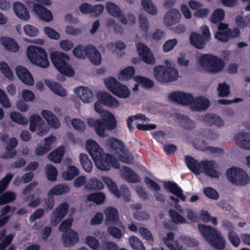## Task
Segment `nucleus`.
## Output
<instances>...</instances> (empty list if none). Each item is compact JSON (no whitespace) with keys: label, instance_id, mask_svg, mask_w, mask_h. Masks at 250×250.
<instances>
[{"label":"nucleus","instance_id":"nucleus-1","mask_svg":"<svg viewBox=\"0 0 250 250\" xmlns=\"http://www.w3.org/2000/svg\"><path fill=\"white\" fill-rule=\"evenodd\" d=\"M185 160L188 168L195 174L199 175L203 172L212 178L220 176V173L216 170L218 165L214 160H202L199 162L190 156H186Z\"/></svg>","mask_w":250,"mask_h":250},{"label":"nucleus","instance_id":"nucleus-2","mask_svg":"<svg viewBox=\"0 0 250 250\" xmlns=\"http://www.w3.org/2000/svg\"><path fill=\"white\" fill-rule=\"evenodd\" d=\"M198 228L203 237L213 248L217 250H223L225 248V240L216 228L203 224H199Z\"/></svg>","mask_w":250,"mask_h":250},{"label":"nucleus","instance_id":"nucleus-3","mask_svg":"<svg viewBox=\"0 0 250 250\" xmlns=\"http://www.w3.org/2000/svg\"><path fill=\"white\" fill-rule=\"evenodd\" d=\"M50 58L54 66L62 74L68 77L74 75V70L69 63L70 57L68 55L55 51L51 53Z\"/></svg>","mask_w":250,"mask_h":250},{"label":"nucleus","instance_id":"nucleus-4","mask_svg":"<svg viewBox=\"0 0 250 250\" xmlns=\"http://www.w3.org/2000/svg\"><path fill=\"white\" fill-rule=\"evenodd\" d=\"M199 63L207 72L210 73H216L221 71L225 64L223 60L210 54H202L199 59Z\"/></svg>","mask_w":250,"mask_h":250},{"label":"nucleus","instance_id":"nucleus-5","mask_svg":"<svg viewBox=\"0 0 250 250\" xmlns=\"http://www.w3.org/2000/svg\"><path fill=\"white\" fill-rule=\"evenodd\" d=\"M73 53L74 56L80 59H85L87 57L94 64L99 65L102 61V57L98 49L91 44L87 45L86 47L78 45L75 47Z\"/></svg>","mask_w":250,"mask_h":250},{"label":"nucleus","instance_id":"nucleus-6","mask_svg":"<svg viewBox=\"0 0 250 250\" xmlns=\"http://www.w3.org/2000/svg\"><path fill=\"white\" fill-rule=\"evenodd\" d=\"M101 119H97L93 121V125L96 129V133L100 137L105 136L104 130H112L116 127L117 121L114 115L109 112L105 111L102 115Z\"/></svg>","mask_w":250,"mask_h":250},{"label":"nucleus","instance_id":"nucleus-7","mask_svg":"<svg viewBox=\"0 0 250 250\" xmlns=\"http://www.w3.org/2000/svg\"><path fill=\"white\" fill-rule=\"evenodd\" d=\"M27 55L33 63L40 67L45 68L49 65L47 53L41 47L29 46L27 50Z\"/></svg>","mask_w":250,"mask_h":250},{"label":"nucleus","instance_id":"nucleus-8","mask_svg":"<svg viewBox=\"0 0 250 250\" xmlns=\"http://www.w3.org/2000/svg\"><path fill=\"white\" fill-rule=\"evenodd\" d=\"M109 151L119 155L120 160L125 163L129 164L130 162V153L125 147L123 142L115 138H110L106 141Z\"/></svg>","mask_w":250,"mask_h":250},{"label":"nucleus","instance_id":"nucleus-9","mask_svg":"<svg viewBox=\"0 0 250 250\" xmlns=\"http://www.w3.org/2000/svg\"><path fill=\"white\" fill-rule=\"evenodd\" d=\"M154 75L158 81L163 83L176 81L178 78V72L175 67L165 65L155 66Z\"/></svg>","mask_w":250,"mask_h":250},{"label":"nucleus","instance_id":"nucleus-10","mask_svg":"<svg viewBox=\"0 0 250 250\" xmlns=\"http://www.w3.org/2000/svg\"><path fill=\"white\" fill-rule=\"evenodd\" d=\"M226 176L230 182L237 186H245L250 181L247 172L239 167H232L228 169Z\"/></svg>","mask_w":250,"mask_h":250},{"label":"nucleus","instance_id":"nucleus-11","mask_svg":"<svg viewBox=\"0 0 250 250\" xmlns=\"http://www.w3.org/2000/svg\"><path fill=\"white\" fill-rule=\"evenodd\" d=\"M104 83L109 90L115 96L120 98H126L130 96L129 88L118 82L114 77H110L105 79Z\"/></svg>","mask_w":250,"mask_h":250},{"label":"nucleus","instance_id":"nucleus-12","mask_svg":"<svg viewBox=\"0 0 250 250\" xmlns=\"http://www.w3.org/2000/svg\"><path fill=\"white\" fill-rule=\"evenodd\" d=\"M97 168L102 170H108L113 167L120 168L117 160L111 154H104L103 152L95 159H93Z\"/></svg>","mask_w":250,"mask_h":250},{"label":"nucleus","instance_id":"nucleus-13","mask_svg":"<svg viewBox=\"0 0 250 250\" xmlns=\"http://www.w3.org/2000/svg\"><path fill=\"white\" fill-rule=\"evenodd\" d=\"M163 186L166 190L177 197H175L172 195L169 197V199L175 204H178L179 202L178 198L182 201H186V196L183 194L182 189L175 182L170 181H166L164 182Z\"/></svg>","mask_w":250,"mask_h":250},{"label":"nucleus","instance_id":"nucleus-14","mask_svg":"<svg viewBox=\"0 0 250 250\" xmlns=\"http://www.w3.org/2000/svg\"><path fill=\"white\" fill-rule=\"evenodd\" d=\"M168 98L171 101L182 105L191 106L193 96L191 94L182 91H175L169 94Z\"/></svg>","mask_w":250,"mask_h":250},{"label":"nucleus","instance_id":"nucleus-15","mask_svg":"<svg viewBox=\"0 0 250 250\" xmlns=\"http://www.w3.org/2000/svg\"><path fill=\"white\" fill-rule=\"evenodd\" d=\"M30 130L32 132L38 131L39 136L45 135L47 130L44 126V122L41 117L37 114H33L30 118Z\"/></svg>","mask_w":250,"mask_h":250},{"label":"nucleus","instance_id":"nucleus-16","mask_svg":"<svg viewBox=\"0 0 250 250\" xmlns=\"http://www.w3.org/2000/svg\"><path fill=\"white\" fill-rule=\"evenodd\" d=\"M136 47L139 56L145 62L150 64L155 63V59L152 53L145 43L139 42L137 44Z\"/></svg>","mask_w":250,"mask_h":250},{"label":"nucleus","instance_id":"nucleus-17","mask_svg":"<svg viewBox=\"0 0 250 250\" xmlns=\"http://www.w3.org/2000/svg\"><path fill=\"white\" fill-rule=\"evenodd\" d=\"M240 34V29L235 27L232 29H229L226 31H217L215 37L219 41L223 42H228L230 39L238 38Z\"/></svg>","mask_w":250,"mask_h":250},{"label":"nucleus","instance_id":"nucleus-18","mask_svg":"<svg viewBox=\"0 0 250 250\" xmlns=\"http://www.w3.org/2000/svg\"><path fill=\"white\" fill-rule=\"evenodd\" d=\"M97 96L99 102L106 107L115 108L119 105L118 101L107 92H99Z\"/></svg>","mask_w":250,"mask_h":250},{"label":"nucleus","instance_id":"nucleus-19","mask_svg":"<svg viewBox=\"0 0 250 250\" xmlns=\"http://www.w3.org/2000/svg\"><path fill=\"white\" fill-rule=\"evenodd\" d=\"M69 208L67 203L63 202L59 205L53 212V215L51 217L52 223L56 225L67 214Z\"/></svg>","mask_w":250,"mask_h":250},{"label":"nucleus","instance_id":"nucleus-20","mask_svg":"<svg viewBox=\"0 0 250 250\" xmlns=\"http://www.w3.org/2000/svg\"><path fill=\"white\" fill-rule=\"evenodd\" d=\"M108 188L110 192L117 198H119L121 196H123L124 201L128 202L130 200L131 195L130 190L128 187L126 185H124L121 186V192L115 182L110 185Z\"/></svg>","mask_w":250,"mask_h":250},{"label":"nucleus","instance_id":"nucleus-21","mask_svg":"<svg viewBox=\"0 0 250 250\" xmlns=\"http://www.w3.org/2000/svg\"><path fill=\"white\" fill-rule=\"evenodd\" d=\"M79 240L78 233L73 229L62 233V241L65 247H72Z\"/></svg>","mask_w":250,"mask_h":250},{"label":"nucleus","instance_id":"nucleus-22","mask_svg":"<svg viewBox=\"0 0 250 250\" xmlns=\"http://www.w3.org/2000/svg\"><path fill=\"white\" fill-rule=\"evenodd\" d=\"M16 72L19 79L23 83L28 85L34 84L33 77L26 68L21 65H18L16 68Z\"/></svg>","mask_w":250,"mask_h":250},{"label":"nucleus","instance_id":"nucleus-23","mask_svg":"<svg viewBox=\"0 0 250 250\" xmlns=\"http://www.w3.org/2000/svg\"><path fill=\"white\" fill-rule=\"evenodd\" d=\"M33 10L38 17L42 21H50L53 19V16L50 11L44 6L36 3L33 5Z\"/></svg>","mask_w":250,"mask_h":250},{"label":"nucleus","instance_id":"nucleus-24","mask_svg":"<svg viewBox=\"0 0 250 250\" xmlns=\"http://www.w3.org/2000/svg\"><path fill=\"white\" fill-rule=\"evenodd\" d=\"M209 102L208 99L200 96L193 98L190 108L194 111H202L206 110L209 106Z\"/></svg>","mask_w":250,"mask_h":250},{"label":"nucleus","instance_id":"nucleus-25","mask_svg":"<svg viewBox=\"0 0 250 250\" xmlns=\"http://www.w3.org/2000/svg\"><path fill=\"white\" fill-rule=\"evenodd\" d=\"M13 7L14 12L20 19L25 21L29 19V12L23 3L16 2L13 3Z\"/></svg>","mask_w":250,"mask_h":250},{"label":"nucleus","instance_id":"nucleus-26","mask_svg":"<svg viewBox=\"0 0 250 250\" xmlns=\"http://www.w3.org/2000/svg\"><path fill=\"white\" fill-rule=\"evenodd\" d=\"M18 144V140L15 137L10 138L5 147L6 151L2 154V158L4 159H10L14 157L17 152L13 149L17 146Z\"/></svg>","mask_w":250,"mask_h":250},{"label":"nucleus","instance_id":"nucleus-27","mask_svg":"<svg viewBox=\"0 0 250 250\" xmlns=\"http://www.w3.org/2000/svg\"><path fill=\"white\" fill-rule=\"evenodd\" d=\"M74 92L83 103H90L93 100L94 97L93 92L87 87L80 86L75 88Z\"/></svg>","mask_w":250,"mask_h":250},{"label":"nucleus","instance_id":"nucleus-28","mask_svg":"<svg viewBox=\"0 0 250 250\" xmlns=\"http://www.w3.org/2000/svg\"><path fill=\"white\" fill-rule=\"evenodd\" d=\"M105 215V222L107 224H116L119 219V212L117 209L112 207H106L104 209Z\"/></svg>","mask_w":250,"mask_h":250},{"label":"nucleus","instance_id":"nucleus-29","mask_svg":"<svg viewBox=\"0 0 250 250\" xmlns=\"http://www.w3.org/2000/svg\"><path fill=\"white\" fill-rule=\"evenodd\" d=\"M203 122L207 125L211 126H222L224 121L218 116L213 113H207L202 116Z\"/></svg>","mask_w":250,"mask_h":250},{"label":"nucleus","instance_id":"nucleus-30","mask_svg":"<svg viewBox=\"0 0 250 250\" xmlns=\"http://www.w3.org/2000/svg\"><path fill=\"white\" fill-rule=\"evenodd\" d=\"M237 140V145L240 148L250 150V133L247 132H239L235 135Z\"/></svg>","mask_w":250,"mask_h":250},{"label":"nucleus","instance_id":"nucleus-31","mask_svg":"<svg viewBox=\"0 0 250 250\" xmlns=\"http://www.w3.org/2000/svg\"><path fill=\"white\" fill-rule=\"evenodd\" d=\"M41 115L51 127L58 128L60 126L61 124L58 118L51 111L43 110L41 112Z\"/></svg>","mask_w":250,"mask_h":250},{"label":"nucleus","instance_id":"nucleus-32","mask_svg":"<svg viewBox=\"0 0 250 250\" xmlns=\"http://www.w3.org/2000/svg\"><path fill=\"white\" fill-rule=\"evenodd\" d=\"M181 18V15L178 10L172 9L168 11L164 17L165 23L170 26L178 23Z\"/></svg>","mask_w":250,"mask_h":250},{"label":"nucleus","instance_id":"nucleus-33","mask_svg":"<svg viewBox=\"0 0 250 250\" xmlns=\"http://www.w3.org/2000/svg\"><path fill=\"white\" fill-rule=\"evenodd\" d=\"M86 147L92 159H95L97 156L103 151V149L95 141L89 140L86 141Z\"/></svg>","mask_w":250,"mask_h":250},{"label":"nucleus","instance_id":"nucleus-34","mask_svg":"<svg viewBox=\"0 0 250 250\" xmlns=\"http://www.w3.org/2000/svg\"><path fill=\"white\" fill-rule=\"evenodd\" d=\"M190 42L195 48L199 49L204 48L208 42L198 33L193 32L190 36Z\"/></svg>","mask_w":250,"mask_h":250},{"label":"nucleus","instance_id":"nucleus-35","mask_svg":"<svg viewBox=\"0 0 250 250\" xmlns=\"http://www.w3.org/2000/svg\"><path fill=\"white\" fill-rule=\"evenodd\" d=\"M177 119L180 125L186 130H191L195 127L194 122L187 115L179 114L177 115Z\"/></svg>","mask_w":250,"mask_h":250},{"label":"nucleus","instance_id":"nucleus-36","mask_svg":"<svg viewBox=\"0 0 250 250\" xmlns=\"http://www.w3.org/2000/svg\"><path fill=\"white\" fill-rule=\"evenodd\" d=\"M45 84L55 94L62 97H64L66 95V90L59 83L48 80L45 81Z\"/></svg>","mask_w":250,"mask_h":250},{"label":"nucleus","instance_id":"nucleus-37","mask_svg":"<svg viewBox=\"0 0 250 250\" xmlns=\"http://www.w3.org/2000/svg\"><path fill=\"white\" fill-rule=\"evenodd\" d=\"M1 42L6 50L13 52L18 51L19 47L14 39L11 38L3 37H1Z\"/></svg>","mask_w":250,"mask_h":250},{"label":"nucleus","instance_id":"nucleus-38","mask_svg":"<svg viewBox=\"0 0 250 250\" xmlns=\"http://www.w3.org/2000/svg\"><path fill=\"white\" fill-rule=\"evenodd\" d=\"M70 190L69 186L66 184H61L55 186L48 191V195H61L68 193Z\"/></svg>","mask_w":250,"mask_h":250},{"label":"nucleus","instance_id":"nucleus-39","mask_svg":"<svg viewBox=\"0 0 250 250\" xmlns=\"http://www.w3.org/2000/svg\"><path fill=\"white\" fill-rule=\"evenodd\" d=\"M104 188V185L103 182L95 177L89 179L84 186L85 189L88 191L101 190Z\"/></svg>","mask_w":250,"mask_h":250},{"label":"nucleus","instance_id":"nucleus-40","mask_svg":"<svg viewBox=\"0 0 250 250\" xmlns=\"http://www.w3.org/2000/svg\"><path fill=\"white\" fill-rule=\"evenodd\" d=\"M64 153L63 146L58 147L50 153L48 155V159L55 163H60Z\"/></svg>","mask_w":250,"mask_h":250},{"label":"nucleus","instance_id":"nucleus-41","mask_svg":"<svg viewBox=\"0 0 250 250\" xmlns=\"http://www.w3.org/2000/svg\"><path fill=\"white\" fill-rule=\"evenodd\" d=\"M79 174V170L75 166H69L62 173V177L66 180H71Z\"/></svg>","mask_w":250,"mask_h":250},{"label":"nucleus","instance_id":"nucleus-42","mask_svg":"<svg viewBox=\"0 0 250 250\" xmlns=\"http://www.w3.org/2000/svg\"><path fill=\"white\" fill-rule=\"evenodd\" d=\"M16 199V194L14 192L7 191L0 196V206L11 203Z\"/></svg>","mask_w":250,"mask_h":250},{"label":"nucleus","instance_id":"nucleus-43","mask_svg":"<svg viewBox=\"0 0 250 250\" xmlns=\"http://www.w3.org/2000/svg\"><path fill=\"white\" fill-rule=\"evenodd\" d=\"M87 200L89 202H93L97 205L103 203L105 200V195L102 192H94L90 193L87 196Z\"/></svg>","mask_w":250,"mask_h":250},{"label":"nucleus","instance_id":"nucleus-44","mask_svg":"<svg viewBox=\"0 0 250 250\" xmlns=\"http://www.w3.org/2000/svg\"><path fill=\"white\" fill-rule=\"evenodd\" d=\"M80 160L83 169L87 172H90L92 170V163L88 156L85 154L81 153Z\"/></svg>","mask_w":250,"mask_h":250},{"label":"nucleus","instance_id":"nucleus-45","mask_svg":"<svg viewBox=\"0 0 250 250\" xmlns=\"http://www.w3.org/2000/svg\"><path fill=\"white\" fill-rule=\"evenodd\" d=\"M105 7L108 13L114 17L119 16L122 14L121 8L113 2H107Z\"/></svg>","mask_w":250,"mask_h":250},{"label":"nucleus","instance_id":"nucleus-46","mask_svg":"<svg viewBox=\"0 0 250 250\" xmlns=\"http://www.w3.org/2000/svg\"><path fill=\"white\" fill-rule=\"evenodd\" d=\"M141 4L144 9L148 13L155 15L157 13V9L151 0H142Z\"/></svg>","mask_w":250,"mask_h":250},{"label":"nucleus","instance_id":"nucleus-47","mask_svg":"<svg viewBox=\"0 0 250 250\" xmlns=\"http://www.w3.org/2000/svg\"><path fill=\"white\" fill-rule=\"evenodd\" d=\"M46 177L48 180L54 181L56 180L58 171L56 167L51 164H47L45 167Z\"/></svg>","mask_w":250,"mask_h":250},{"label":"nucleus","instance_id":"nucleus-48","mask_svg":"<svg viewBox=\"0 0 250 250\" xmlns=\"http://www.w3.org/2000/svg\"><path fill=\"white\" fill-rule=\"evenodd\" d=\"M11 120L17 124L21 125H25L28 123V120L19 112L13 111L10 113Z\"/></svg>","mask_w":250,"mask_h":250},{"label":"nucleus","instance_id":"nucleus-49","mask_svg":"<svg viewBox=\"0 0 250 250\" xmlns=\"http://www.w3.org/2000/svg\"><path fill=\"white\" fill-rule=\"evenodd\" d=\"M135 70L133 66H128L122 70L120 73L119 78H122L123 80H130L134 75Z\"/></svg>","mask_w":250,"mask_h":250},{"label":"nucleus","instance_id":"nucleus-50","mask_svg":"<svg viewBox=\"0 0 250 250\" xmlns=\"http://www.w3.org/2000/svg\"><path fill=\"white\" fill-rule=\"evenodd\" d=\"M125 171L128 181L131 183H139L141 182V178L138 174L133 171L131 168L125 167Z\"/></svg>","mask_w":250,"mask_h":250},{"label":"nucleus","instance_id":"nucleus-51","mask_svg":"<svg viewBox=\"0 0 250 250\" xmlns=\"http://www.w3.org/2000/svg\"><path fill=\"white\" fill-rule=\"evenodd\" d=\"M224 17V11L222 9H217L213 11L210 17V21L212 23H218L223 20Z\"/></svg>","mask_w":250,"mask_h":250},{"label":"nucleus","instance_id":"nucleus-52","mask_svg":"<svg viewBox=\"0 0 250 250\" xmlns=\"http://www.w3.org/2000/svg\"><path fill=\"white\" fill-rule=\"evenodd\" d=\"M129 242L134 250H146L143 242L136 236H131L129 239Z\"/></svg>","mask_w":250,"mask_h":250},{"label":"nucleus","instance_id":"nucleus-53","mask_svg":"<svg viewBox=\"0 0 250 250\" xmlns=\"http://www.w3.org/2000/svg\"><path fill=\"white\" fill-rule=\"evenodd\" d=\"M134 79L136 82L146 88H151L154 85L153 82L147 78L137 76L135 77Z\"/></svg>","mask_w":250,"mask_h":250},{"label":"nucleus","instance_id":"nucleus-54","mask_svg":"<svg viewBox=\"0 0 250 250\" xmlns=\"http://www.w3.org/2000/svg\"><path fill=\"white\" fill-rule=\"evenodd\" d=\"M169 214L173 222L176 224H184L186 223L185 218L177 211L174 209H170Z\"/></svg>","mask_w":250,"mask_h":250},{"label":"nucleus","instance_id":"nucleus-55","mask_svg":"<svg viewBox=\"0 0 250 250\" xmlns=\"http://www.w3.org/2000/svg\"><path fill=\"white\" fill-rule=\"evenodd\" d=\"M137 119L142 120L144 121H146L147 118L145 115L141 113L137 114L134 116H131L129 117L127 119V125L129 130L131 132L134 130V127L132 125V123Z\"/></svg>","mask_w":250,"mask_h":250},{"label":"nucleus","instance_id":"nucleus-56","mask_svg":"<svg viewBox=\"0 0 250 250\" xmlns=\"http://www.w3.org/2000/svg\"><path fill=\"white\" fill-rule=\"evenodd\" d=\"M174 234L173 232H168L167 234V236L163 239L165 243L169 248L170 250H173L176 248L175 243L179 242L178 240L174 241Z\"/></svg>","mask_w":250,"mask_h":250},{"label":"nucleus","instance_id":"nucleus-57","mask_svg":"<svg viewBox=\"0 0 250 250\" xmlns=\"http://www.w3.org/2000/svg\"><path fill=\"white\" fill-rule=\"evenodd\" d=\"M219 96L221 97H227L230 93L229 86L226 83H219L217 88Z\"/></svg>","mask_w":250,"mask_h":250},{"label":"nucleus","instance_id":"nucleus-58","mask_svg":"<svg viewBox=\"0 0 250 250\" xmlns=\"http://www.w3.org/2000/svg\"><path fill=\"white\" fill-rule=\"evenodd\" d=\"M204 194L208 198L217 200L219 198V195L218 192L211 187H206L203 190Z\"/></svg>","mask_w":250,"mask_h":250},{"label":"nucleus","instance_id":"nucleus-59","mask_svg":"<svg viewBox=\"0 0 250 250\" xmlns=\"http://www.w3.org/2000/svg\"><path fill=\"white\" fill-rule=\"evenodd\" d=\"M228 238L230 243L235 247L239 246L241 241L238 234L234 231L228 232Z\"/></svg>","mask_w":250,"mask_h":250},{"label":"nucleus","instance_id":"nucleus-60","mask_svg":"<svg viewBox=\"0 0 250 250\" xmlns=\"http://www.w3.org/2000/svg\"><path fill=\"white\" fill-rule=\"evenodd\" d=\"M86 243L93 250H98L100 246L99 241L94 237L88 236L85 239Z\"/></svg>","mask_w":250,"mask_h":250},{"label":"nucleus","instance_id":"nucleus-61","mask_svg":"<svg viewBox=\"0 0 250 250\" xmlns=\"http://www.w3.org/2000/svg\"><path fill=\"white\" fill-rule=\"evenodd\" d=\"M139 232L143 237L149 242H153L154 238L151 232L146 228L140 227Z\"/></svg>","mask_w":250,"mask_h":250},{"label":"nucleus","instance_id":"nucleus-62","mask_svg":"<svg viewBox=\"0 0 250 250\" xmlns=\"http://www.w3.org/2000/svg\"><path fill=\"white\" fill-rule=\"evenodd\" d=\"M44 32L46 35L50 39L58 40L60 37V34L53 28L49 26L44 28Z\"/></svg>","mask_w":250,"mask_h":250},{"label":"nucleus","instance_id":"nucleus-63","mask_svg":"<svg viewBox=\"0 0 250 250\" xmlns=\"http://www.w3.org/2000/svg\"><path fill=\"white\" fill-rule=\"evenodd\" d=\"M0 70L2 73L8 79L13 77V73L11 71L8 64L4 62H0Z\"/></svg>","mask_w":250,"mask_h":250},{"label":"nucleus","instance_id":"nucleus-64","mask_svg":"<svg viewBox=\"0 0 250 250\" xmlns=\"http://www.w3.org/2000/svg\"><path fill=\"white\" fill-rule=\"evenodd\" d=\"M25 33L31 37H35L38 35L39 33L38 29L33 25L27 24L23 27Z\"/></svg>","mask_w":250,"mask_h":250}]
</instances>
